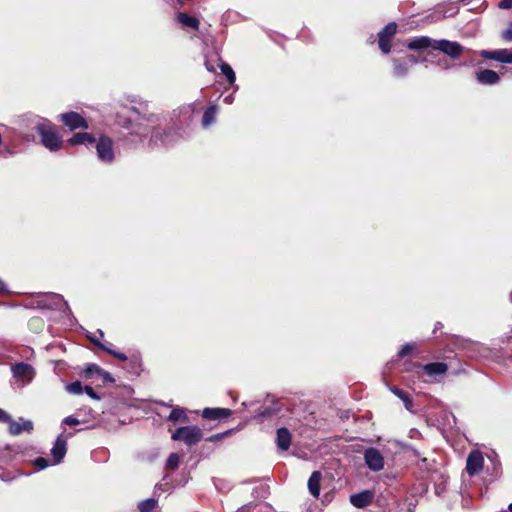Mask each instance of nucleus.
<instances>
[{
	"label": "nucleus",
	"mask_w": 512,
	"mask_h": 512,
	"mask_svg": "<svg viewBox=\"0 0 512 512\" xmlns=\"http://www.w3.org/2000/svg\"><path fill=\"white\" fill-rule=\"evenodd\" d=\"M35 131L40 137L41 144L52 152H56L63 148V140L61 139L56 125L47 119L42 120L35 126Z\"/></svg>",
	"instance_id": "1"
},
{
	"label": "nucleus",
	"mask_w": 512,
	"mask_h": 512,
	"mask_svg": "<svg viewBox=\"0 0 512 512\" xmlns=\"http://www.w3.org/2000/svg\"><path fill=\"white\" fill-rule=\"evenodd\" d=\"M202 438L203 431L197 425L179 427L171 436L172 440L183 441L189 447L198 444Z\"/></svg>",
	"instance_id": "2"
},
{
	"label": "nucleus",
	"mask_w": 512,
	"mask_h": 512,
	"mask_svg": "<svg viewBox=\"0 0 512 512\" xmlns=\"http://www.w3.org/2000/svg\"><path fill=\"white\" fill-rule=\"evenodd\" d=\"M117 123L120 126L132 128L128 138L131 142H141L150 133L148 126L143 124L132 125L131 119L124 117L121 114H117Z\"/></svg>",
	"instance_id": "3"
},
{
	"label": "nucleus",
	"mask_w": 512,
	"mask_h": 512,
	"mask_svg": "<svg viewBox=\"0 0 512 512\" xmlns=\"http://www.w3.org/2000/svg\"><path fill=\"white\" fill-rule=\"evenodd\" d=\"M58 121L66 126L70 131H75L77 129L87 130L89 128L87 120L81 114L74 111L60 114L58 116Z\"/></svg>",
	"instance_id": "4"
},
{
	"label": "nucleus",
	"mask_w": 512,
	"mask_h": 512,
	"mask_svg": "<svg viewBox=\"0 0 512 512\" xmlns=\"http://www.w3.org/2000/svg\"><path fill=\"white\" fill-rule=\"evenodd\" d=\"M397 33V24L390 22L378 33V45L383 54H388L392 48V38Z\"/></svg>",
	"instance_id": "5"
},
{
	"label": "nucleus",
	"mask_w": 512,
	"mask_h": 512,
	"mask_svg": "<svg viewBox=\"0 0 512 512\" xmlns=\"http://www.w3.org/2000/svg\"><path fill=\"white\" fill-rule=\"evenodd\" d=\"M96 151L102 161L110 163L114 160L113 141L110 137L101 135L96 142Z\"/></svg>",
	"instance_id": "6"
},
{
	"label": "nucleus",
	"mask_w": 512,
	"mask_h": 512,
	"mask_svg": "<svg viewBox=\"0 0 512 512\" xmlns=\"http://www.w3.org/2000/svg\"><path fill=\"white\" fill-rule=\"evenodd\" d=\"M73 436V432L61 433L55 440V443L51 449V455L54 463L59 464L67 453V441Z\"/></svg>",
	"instance_id": "7"
},
{
	"label": "nucleus",
	"mask_w": 512,
	"mask_h": 512,
	"mask_svg": "<svg viewBox=\"0 0 512 512\" xmlns=\"http://www.w3.org/2000/svg\"><path fill=\"white\" fill-rule=\"evenodd\" d=\"M364 461L371 471L378 472L384 468V457L381 452L374 447L365 450Z\"/></svg>",
	"instance_id": "8"
},
{
	"label": "nucleus",
	"mask_w": 512,
	"mask_h": 512,
	"mask_svg": "<svg viewBox=\"0 0 512 512\" xmlns=\"http://www.w3.org/2000/svg\"><path fill=\"white\" fill-rule=\"evenodd\" d=\"M435 44L434 50H439L453 59H458L464 50V47L458 42L446 39L437 40Z\"/></svg>",
	"instance_id": "9"
},
{
	"label": "nucleus",
	"mask_w": 512,
	"mask_h": 512,
	"mask_svg": "<svg viewBox=\"0 0 512 512\" xmlns=\"http://www.w3.org/2000/svg\"><path fill=\"white\" fill-rule=\"evenodd\" d=\"M282 409V405L279 401H274L271 405L261 406L259 407L254 415L253 419L259 423L264 422L267 419H271L273 416L277 415Z\"/></svg>",
	"instance_id": "10"
},
{
	"label": "nucleus",
	"mask_w": 512,
	"mask_h": 512,
	"mask_svg": "<svg viewBox=\"0 0 512 512\" xmlns=\"http://www.w3.org/2000/svg\"><path fill=\"white\" fill-rule=\"evenodd\" d=\"M484 458L480 451H471L466 460V472L473 476L479 474L483 469Z\"/></svg>",
	"instance_id": "11"
},
{
	"label": "nucleus",
	"mask_w": 512,
	"mask_h": 512,
	"mask_svg": "<svg viewBox=\"0 0 512 512\" xmlns=\"http://www.w3.org/2000/svg\"><path fill=\"white\" fill-rule=\"evenodd\" d=\"M480 56L484 59L512 64V51L508 49L482 50Z\"/></svg>",
	"instance_id": "12"
},
{
	"label": "nucleus",
	"mask_w": 512,
	"mask_h": 512,
	"mask_svg": "<svg viewBox=\"0 0 512 512\" xmlns=\"http://www.w3.org/2000/svg\"><path fill=\"white\" fill-rule=\"evenodd\" d=\"M233 411L229 408H204L202 417L206 420H221L226 419L232 415Z\"/></svg>",
	"instance_id": "13"
},
{
	"label": "nucleus",
	"mask_w": 512,
	"mask_h": 512,
	"mask_svg": "<svg viewBox=\"0 0 512 512\" xmlns=\"http://www.w3.org/2000/svg\"><path fill=\"white\" fill-rule=\"evenodd\" d=\"M374 495L369 490L350 495V503L356 508H365L373 501Z\"/></svg>",
	"instance_id": "14"
},
{
	"label": "nucleus",
	"mask_w": 512,
	"mask_h": 512,
	"mask_svg": "<svg viewBox=\"0 0 512 512\" xmlns=\"http://www.w3.org/2000/svg\"><path fill=\"white\" fill-rule=\"evenodd\" d=\"M425 375L435 377L443 375L448 370V365L444 362H432L425 365H419Z\"/></svg>",
	"instance_id": "15"
},
{
	"label": "nucleus",
	"mask_w": 512,
	"mask_h": 512,
	"mask_svg": "<svg viewBox=\"0 0 512 512\" xmlns=\"http://www.w3.org/2000/svg\"><path fill=\"white\" fill-rule=\"evenodd\" d=\"M476 79L483 85H494L499 82L500 76L493 70L481 69L476 72Z\"/></svg>",
	"instance_id": "16"
},
{
	"label": "nucleus",
	"mask_w": 512,
	"mask_h": 512,
	"mask_svg": "<svg viewBox=\"0 0 512 512\" xmlns=\"http://www.w3.org/2000/svg\"><path fill=\"white\" fill-rule=\"evenodd\" d=\"M292 435L288 428L281 427L276 432V445L282 451H287L290 448Z\"/></svg>",
	"instance_id": "17"
},
{
	"label": "nucleus",
	"mask_w": 512,
	"mask_h": 512,
	"mask_svg": "<svg viewBox=\"0 0 512 512\" xmlns=\"http://www.w3.org/2000/svg\"><path fill=\"white\" fill-rule=\"evenodd\" d=\"M436 40L431 39L427 36L416 37L407 44V48L414 51L424 50L427 48H433L436 45Z\"/></svg>",
	"instance_id": "18"
},
{
	"label": "nucleus",
	"mask_w": 512,
	"mask_h": 512,
	"mask_svg": "<svg viewBox=\"0 0 512 512\" xmlns=\"http://www.w3.org/2000/svg\"><path fill=\"white\" fill-rule=\"evenodd\" d=\"M68 144L71 146L76 145H93L96 143V138L87 132L74 133L69 139Z\"/></svg>",
	"instance_id": "19"
},
{
	"label": "nucleus",
	"mask_w": 512,
	"mask_h": 512,
	"mask_svg": "<svg viewBox=\"0 0 512 512\" xmlns=\"http://www.w3.org/2000/svg\"><path fill=\"white\" fill-rule=\"evenodd\" d=\"M105 352H107L108 354L112 355L114 358H116L120 361H124V362L128 361V357L124 353L115 351L109 347L106 349ZM129 362L131 364L132 369L135 372H137L141 368V361H140L139 356H133L132 358L129 359Z\"/></svg>",
	"instance_id": "20"
},
{
	"label": "nucleus",
	"mask_w": 512,
	"mask_h": 512,
	"mask_svg": "<svg viewBox=\"0 0 512 512\" xmlns=\"http://www.w3.org/2000/svg\"><path fill=\"white\" fill-rule=\"evenodd\" d=\"M321 479H322V474L320 471L312 472V474L310 475V477L308 479V490H309L310 494L315 498H318L320 495Z\"/></svg>",
	"instance_id": "21"
},
{
	"label": "nucleus",
	"mask_w": 512,
	"mask_h": 512,
	"mask_svg": "<svg viewBox=\"0 0 512 512\" xmlns=\"http://www.w3.org/2000/svg\"><path fill=\"white\" fill-rule=\"evenodd\" d=\"M176 20L184 26L192 28L194 30H198L200 26V21L185 12H178L176 14Z\"/></svg>",
	"instance_id": "22"
},
{
	"label": "nucleus",
	"mask_w": 512,
	"mask_h": 512,
	"mask_svg": "<svg viewBox=\"0 0 512 512\" xmlns=\"http://www.w3.org/2000/svg\"><path fill=\"white\" fill-rule=\"evenodd\" d=\"M6 424L9 425V431L12 435H19L23 431H30L33 429V423L31 421H25L23 424H20L11 418V420L7 421Z\"/></svg>",
	"instance_id": "23"
},
{
	"label": "nucleus",
	"mask_w": 512,
	"mask_h": 512,
	"mask_svg": "<svg viewBox=\"0 0 512 512\" xmlns=\"http://www.w3.org/2000/svg\"><path fill=\"white\" fill-rule=\"evenodd\" d=\"M390 390L395 396H397L399 399H401L403 401L404 406L408 411L412 410L413 400L408 392H406L405 390H403L397 386H392L390 388Z\"/></svg>",
	"instance_id": "24"
},
{
	"label": "nucleus",
	"mask_w": 512,
	"mask_h": 512,
	"mask_svg": "<svg viewBox=\"0 0 512 512\" xmlns=\"http://www.w3.org/2000/svg\"><path fill=\"white\" fill-rule=\"evenodd\" d=\"M12 371H13V374L15 377L27 378L32 374L33 367L30 364L20 362V363H16L12 367Z\"/></svg>",
	"instance_id": "25"
},
{
	"label": "nucleus",
	"mask_w": 512,
	"mask_h": 512,
	"mask_svg": "<svg viewBox=\"0 0 512 512\" xmlns=\"http://www.w3.org/2000/svg\"><path fill=\"white\" fill-rule=\"evenodd\" d=\"M217 108L214 105L208 106L202 116V126L207 128L216 120Z\"/></svg>",
	"instance_id": "26"
},
{
	"label": "nucleus",
	"mask_w": 512,
	"mask_h": 512,
	"mask_svg": "<svg viewBox=\"0 0 512 512\" xmlns=\"http://www.w3.org/2000/svg\"><path fill=\"white\" fill-rule=\"evenodd\" d=\"M168 420L172 422H183L186 423L189 421L188 416L186 414V410L184 408L176 407L173 408L168 416Z\"/></svg>",
	"instance_id": "27"
},
{
	"label": "nucleus",
	"mask_w": 512,
	"mask_h": 512,
	"mask_svg": "<svg viewBox=\"0 0 512 512\" xmlns=\"http://www.w3.org/2000/svg\"><path fill=\"white\" fill-rule=\"evenodd\" d=\"M219 67L227 82L231 85L234 84L236 81V75L232 67L226 62H222Z\"/></svg>",
	"instance_id": "28"
},
{
	"label": "nucleus",
	"mask_w": 512,
	"mask_h": 512,
	"mask_svg": "<svg viewBox=\"0 0 512 512\" xmlns=\"http://www.w3.org/2000/svg\"><path fill=\"white\" fill-rule=\"evenodd\" d=\"M158 506V501L154 498L145 499L138 504V509L140 512H153V510Z\"/></svg>",
	"instance_id": "29"
},
{
	"label": "nucleus",
	"mask_w": 512,
	"mask_h": 512,
	"mask_svg": "<svg viewBox=\"0 0 512 512\" xmlns=\"http://www.w3.org/2000/svg\"><path fill=\"white\" fill-rule=\"evenodd\" d=\"M29 328L38 333L41 332L44 329L45 322L41 317H31L28 321Z\"/></svg>",
	"instance_id": "30"
},
{
	"label": "nucleus",
	"mask_w": 512,
	"mask_h": 512,
	"mask_svg": "<svg viewBox=\"0 0 512 512\" xmlns=\"http://www.w3.org/2000/svg\"><path fill=\"white\" fill-rule=\"evenodd\" d=\"M168 134L166 131L161 130L160 128H155L151 133L150 142L157 144L158 142L164 143Z\"/></svg>",
	"instance_id": "31"
},
{
	"label": "nucleus",
	"mask_w": 512,
	"mask_h": 512,
	"mask_svg": "<svg viewBox=\"0 0 512 512\" xmlns=\"http://www.w3.org/2000/svg\"><path fill=\"white\" fill-rule=\"evenodd\" d=\"M102 372V368L96 364H88L86 369L84 370V376L87 379H92L97 377L99 373Z\"/></svg>",
	"instance_id": "32"
},
{
	"label": "nucleus",
	"mask_w": 512,
	"mask_h": 512,
	"mask_svg": "<svg viewBox=\"0 0 512 512\" xmlns=\"http://www.w3.org/2000/svg\"><path fill=\"white\" fill-rule=\"evenodd\" d=\"M416 348L417 347L414 343H407V344L403 345L401 347V349L398 351L397 357L399 359H403L406 356H408L409 354H411L412 352H414L416 350Z\"/></svg>",
	"instance_id": "33"
},
{
	"label": "nucleus",
	"mask_w": 512,
	"mask_h": 512,
	"mask_svg": "<svg viewBox=\"0 0 512 512\" xmlns=\"http://www.w3.org/2000/svg\"><path fill=\"white\" fill-rule=\"evenodd\" d=\"M180 462L179 455L177 453H171L166 460V468L169 470H175L178 468Z\"/></svg>",
	"instance_id": "34"
},
{
	"label": "nucleus",
	"mask_w": 512,
	"mask_h": 512,
	"mask_svg": "<svg viewBox=\"0 0 512 512\" xmlns=\"http://www.w3.org/2000/svg\"><path fill=\"white\" fill-rule=\"evenodd\" d=\"M67 390L72 394L80 395L84 391V386L80 381H75L67 385Z\"/></svg>",
	"instance_id": "35"
},
{
	"label": "nucleus",
	"mask_w": 512,
	"mask_h": 512,
	"mask_svg": "<svg viewBox=\"0 0 512 512\" xmlns=\"http://www.w3.org/2000/svg\"><path fill=\"white\" fill-rule=\"evenodd\" d=\"M231 432H232V430H227V431L222 432V433H217V434H214L212 436L207 437L205 440L207 442L220 441V440L224 439L225 437L229 436L231 434Z\"/></svg>",
	"instance_id": "36"
},
{
	"label": "nucleus",
	"mask_w": 512,
	"mask_h": 512,
	"mask_svg": "<svg viewBox=\"0 0 512 512\" xmlns=\"http://www.w3.org/2000/svg\"><path fill=\"white\" fill-rule=\"evenodd\" d=\"M394 71L397 76H404L408 71V67L405 63L397 62Z\"/></svg>",
	"instance_id": "37"
},
{
	"label": "nucleus",
	"mask_w": 512,
	"mask_h": 512,
	"mask_svg": "<svg viewBox=\"0 0 512 512\" xmlns=\"http://www.w3.org/2000/svg\"><path fill=\"white\" fill-rule=\"evenodd\" d=\"M97 377L100 378L104 384L114 382V378L112 377V375L103 369H102V372L99 373V375Z\"/></svg>",
	"instance_id": "38"
},
{
	"label": "nucleus",
	"mask_w": 512,
	"mask_h": 512,
	"mask_svg": "<svg viewBox=\"0 0 512 512\" xmlns=\"http://www.w3.org/2000/svg\"><path fill=\"white\" fill-rule=\"evenodd\" d=\"M35 466L38 469H45L49 465V461L44 457H38L34 461Z\"/></svg>",
	"instance_id": "39"
},
{
	"label": "nucleus",
	"mask_w": 512,
	"mask_h": 512,
	"mask_svg": "<svg viewBox=\"0 0 512 512\" xmlns=\"http://www.w3.org/2000/svg\"><path fill=\"white\" fill-rule=\"evenodd\" d=\"M79 423H80V421L72 415L67 416L62 420V424H65L68 426H75V425H78Z\"/></svg>",
	"instance_id": "40"
},
{
	"label": "nucleus",
	"mask_w": 512,
	"mask_h": 512,
	"mask_svg": "<svg viewBox=\"0 0 512 512\" xmlns=\"http://www.w3.org/2000/svg\"><path fill=\"white\" fill-rule=\"evenodd\" d=\"M84 391L90 398L95 399V400L100 399V396L94 391V389L91 386H89V385L84 386Z\"/></svg>",
	"instance_id": "41"
},
{
	"label": "nucleus",
	"mask_w": 512,
	"mask_h": 512,
	"mask_svg": "<svg viewBox=\"0 0 512 512\" xmlns=\"http://www.w3.org/2000/svg\"><path fill=\"white\" fill-rule=\"evenodd\" d=\"M501 36L506 42H512V28L503 31Z\"/></svg>",
	"instance_id": "42"
},
{
	"label": "nucleus",
	"mask_w": 512,
	"mask_h": 512,
	"mask_svg": "<svg viewBox=\"0 0 512 512\" xmlns=\"http://www.w3.org/2000/svg\"><path fill=\"white\" fill-rule=\"evenodd\" d=\"M498 7L500 9H511L512 8V0H502L499 2Z\"/></svg>",
	"instance_id": "43"
},
{
	"label": "nucleus",
	"mask_w": 512,
	"mask_h": 512,
	"mask_svg": "<svg viewBox=\"0 0 512 512\" xmlns=\"http://www.w3.org/2000/svg\"><path fill=\"white\" fill-rule=\"evenodd\" d=\"M11 420V416L3 409L0 408V423H6Z\"/></svg>",
	"instance_id": "44"
},
{
	"label": "nucleus",
	"mask_w": 512,
	"mask_h": 512,
	"mask_svg": "<svg viewBox=\"0 0 512 512\" xmlns=\"http://www.w3.org/2000/svg\"><path fill=\"white\" fill-rule=\"evenodd\" d=\"M91 342L96 345L98 348H100L101 350L103 351H106V349L108 348L105 344H103L102 342H100L98 339H95V338H91L90 339Z\"/></svg>",
	"instance_id": "45"
},
{
	"label": "nucleus",
	"mask_w": 512,
	"mask_h": 512,
	"mask_svg": "<svg viewBox=\"0 0 512 512\" xmlns=\"http://www.w3.org/2000/svg\"><path fill=\"white\" fill-rule=\"evenodd\" d=\"M53 300L54 305L58 306L60 303H62L64 300L61 295L58 294H52L50 296Z\"/></svg>",
	"instance_id": "46"
},
{
	"label": "nucleus",
	"mask_w": 512,
	"mask_h": 512,
	"mask_svg": "<svg viewBox=\"0 0 512 512\" xmlns=\"http://www.w3.org/2000/svg\"><path fill=\"white\" fill-rule=\"evenodd\" d=\"M0 293H2V294H8L9 293L7 284L3 280H1V279H0Z\"/></svg>",
	"instance_id": "47"
},
{
	"label": "nucleus",
	"mask_w": 512,
	"mask_h": 512,
	"mask_svg": "<svg viewBox=\"0 0 512 512\" xmlns=\"http://www.w3.org/2000/svg\"><path fill=\"white\" fill-rule=\"evenodd\" d=\"M443 328V324L441 322H436L434 325L433 333L436 334L438 330Z\"/></svg>",
	"instance_id": "48"
},
{
	"label": "nucleus",
	"mask_w": 512,
	"mask_h": 512,
	"mask_svg": "<svg viewBox=\"0 0 512 512\" xmlns=\"http://www.w3.org/2000/svg\"><path fill=\"white\" fill-rule=\"evenodd\" d=\"M408 59H409V61H410V62H412V63H414V62H415V60H414V57H413V56H408Z\"/></svg>",
	"instance_id": "49"
},
{
	"label": "nucleus",
	"mask_w": 512,
	"mask_h": 512,
	"mask_svg": "<svg viewBox=\"0 0 512 512\" xmlns=\"http://www.w3.org/2000/svg\"><path fill=\"white\" fill-rule=\"evenodd\" d=\"M508 510H509L510 512H512V503H511V504H509V506H508Z\"/></svg>",
	"instance_id": "50"
}]
</instances>
